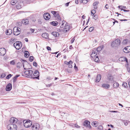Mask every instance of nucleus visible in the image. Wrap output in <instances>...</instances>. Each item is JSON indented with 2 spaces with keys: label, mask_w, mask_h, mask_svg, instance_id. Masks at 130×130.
<instances>
[{
  "label": "nucleus",
  "mask_w": 130,
  "mask_h": 130,
  "mask_svg": "<svg viewBox=\"0 0 130 130\" xmlns=\"http://www.w3.org/2000/svg\"><path fill=\"white\" fill-rule=\"evenodd\" d=\"M60 27L61 28L64 27L63 29H64V31L66 32L69 30L70 28V26L64 21H62Z\"/></svg>",
  "instance_id": "f257e3e1"
},
{
  "label": "nucleus",
  "mask_w": 130,
  "mask_h": 130,
  "mask_svg": "<svg viewBox=\"0 0 130 130\" xmlns=\"http://www.w3.org/2000/svg\"><path fill=\"white\" fill-rule=\"evenodd\" d=\"M22 62L24 69L28 70L31 69V67L30 64L27 62L23 60Z\"/></svg>",
  "instance_id": "f03ea898"
},
{
  "label": "nucleus",
  "mask_w": 130,
  "mask_h": 130,
  "mask_svg": "<svg viewBox=\"0 0 130 130\" xmlns=\"http://www.w3.org/2000/svg\"><path fill=\"white\" fill-rule=\"evenodd\" d=\"M26 76L27 77L32 78L33 77V72L31 70H27L24 72Z\"/></svg>",
  "instance_id": "7ed1b4c3"
},
{
  "label": "nucleus",
  "mask_w": 130,
  "mask_h": 130,
  "mask_svg": "<svg viewBox=\"0 0 130 130\" xmlns=\"http://www.w3.org/2000/svg\"><path fill=\"white\" fill-rule=\"evenodd\" d=\"M23 122L24 126L26 128L29 127L32 124V122L29 120H24Z\"/></svg>",
  "instance_id": "20e7f679"
},
{
  "label": "nucleus",
  "mask_w": 130,
  "mask_h": 130,
  "mask_svg": "<svg viewBox=\"0 0 130 130\" xmlns=\"http://www.w3.org/2000/svg\"><path fill=\"white\" fill-rule=\"evenodd\" d=\"M7 127L9 130H16L17 128V126L15 124H9Z\"/></svg>",
  "instance_id": "39448f33"
},
{
  "label": "nucleus",
  "mask_w": 130,
  "mask_h": 130,
  "mask_svg": "<svg viewBox=\"0 0 130 130\" xmlns=\"http://www.w3.org/2000/svg\"><path fill=\"white\" fill-rule=\"evenodd\" d=\"M120 40L119 39H117L112 42L111 46L113 47H117L120 44Z\"/></svg>",
  "instance_id": "423d86ee"
},
{
  "label": "nucleus",
  "mask_w": 130,
  "mask_h": 130,
  "mask_svg": "<svg viewBox=\"0 0 130 130\" xmlns=\"http://www.w3.org/2000/svg\"><path fill=\"white\" fill-rule=\"evenodd\" d=\"M13 45L16 49L19 50L22 47V44L21 42L18 41L14 43L13 44Z\"/></svg>",
  "instance_id": "0eeeda50"
},
{
  "label": "nucleus",
  "mask_w": 130,
  "mask_h": 130,
  "mask_svg": "<svg viewBox=\"0 0 130 130\" xmlns=\"http://www.w3.org/2000/svg\"><path fill=\"white\" fill-rule=\"evenodd\" d=\"M13 34L15 35H18L20 33V28L17 27H15L13 29Z\"/></svg>",
  "instance_id": "6e6552de"
},
{
  "label": "nucleus",
  "mask_w": 130,
  "mask_h": 130,
  "mask_svg": "<svg viewBox=\"0 0 130 130\" xmlns=\"http://www.w3.org/2000/svg\"><path fill=\"white\" fill-rule=\"evenodd\" d=\"M39 128V125L36 123L34 124L31 127L32 130H38Z\"/></svg>",
  "instance_id": "1a4fd4ad"
},
{
  "label": "nucleus",
  "mask_w": 130,
  "mask_h": 130,
  "mask_svg": "<svg viewBox=\"0 0 130 130\" xmlns=\"http://www.w3.org/2000/svg\"><path fill=\"white\" fill-rule=\"evenodd\" d=\"M83 125L89 129L91 128V126L90 125V122L88 121H85Z\"/></svg>",
  "instance_id": "9d476101"
},
{
  "label": "nucleus",
  "mask_w": 130,
  "mask_h": 130,
  "mask_svg": "<svg viewBox=\"0 0 130 130\" xmlns=\"http://www.w3.org/2000/svg\"><path fill=\"white\" fill-rule=\"evenodd\" d=\"M6 53V50L4 48H0V56H3Z\"/></svg>",
  "instance_id": "9b49d317"
},
{
  "label": "nucleus",
  "mask_w": 130,
  "mask_h": 130,
  "mask_svg": "<svg viewBox=\"0 0 130 130\" xmlns=\"http://www.w3.org/2000/svg\"><path fill=\"white\" fill-rule=\"evenodd\" d=\"M18 121V119L14 117L11 118L9 120L10 122L11 123H16Z\"/></svg>",
  "instance_id": "f8f14e48"
},
{
  "label": "nucleus",
  "mask_w": 130,
  "mask_h": 130,
  "mask_svg": "<svg viewBox=\"0 0 130 130\" xmlns=\"http://www.w3.org/2000/svg\"><path fill=\"white\" fill-rule=\"evenodd\" d=\"M43 17L45 20H48L50 19L51 16L50 14L49 13H46L44 14Z\"/></svg>",
  "instance_id": "ddd939ff"
},
{
  "label": "nucleus",
  "mask_w": 130,
  "mask_h": 130,
  "mask_svg": "<svg viewBox=\"0 0 130 130\" xmlns=\"http://www.w3.org/2000/svg\"><path fill=\"white\" fill-rule=\"evenodd\" d=\"M108 81L107 82V83H108L112 82L113 80V77L111 75H109L107 77Z\"/></svg>",
  "instance_id": "4468645a"
},
{
  "label": "nucleus",
  "mask_w": 130,
  "mask_h": 130,
  "mask_svg": "<svg viewBox=\"0 0 130 130\" xmlns=\"http://www.w3.org/2000/svg\"><path fill=\"white\" fill-rule=\"evenodd\" d=\"M39 72L38 71H35V72L33 74V75L34 76H37L36 77H32V78L34 79H39Z\"/></svg>",
  "instance_id": "2eb2a0df"
},
{
  "label": "nucleus",
  "mask_w": 130,
  "mask_h": 130,
  "mask_svg": "<svg viewBox=\"0 0 130 130\" xmlns=\"http://www.w3.org/2000/svg\"><path fill=\"white\" fill-rule=\"evenodd\" d=\"M12 88V84L10 83L8 84L6 86V90L7 91H10Z\"/></svg>",
  "instance_id": "dca6fc26"
},
{
  "label": "nucleus",
  "mask_w": 130,
  "mask_h": 130,
  "mask_svg": "<svg viewBox=\"0 0 130 130\" xmlns=\"http://www.w3.org/2000/svg\"><path fill=\"white\" fill-rule=\"evenodd\" d=\"M123 52L125 53L130 52V46H128L125 47L123 50Z\"/></svg>",
  "instance_id": "f3484780"
},
{
  "label": "nucleus",
  "mask_w": 130,
  "mask_h": 130,
  "mask_svg": "<svg viewBox=\"0 0 130 130\" xmlns=\"http://www.w3.org/2000/svg\"><path fill=\"white\" fill-rule=\"evenodd\" d=\"M120 61L122 62L126 61L127 63H128V61L127 58L125 57H121L119 59Z\"/></svg>",
  "instance_id": "a211bd4d"
},
{
  "label": "nucleus",
  "mask_w": 130,
  "mask_h": 130,
  "mask_svg": "<svg viewBox=\"0 0 130 130\" xmlns=\"http://www.w3.org/2000/svg\"><path fill=\"white\" fill-rule=\"evenodd\" d=\"M103 48V46L102 45L98 47L96 49L95 48L94 49V51H97L98 52H100L102 50Z\"/></svg>",
  "instance_id": "6ab92c4d"
},
{
  "label": "nucleus",
  "mask_w": 130,
  "mask_h": 130,
  "mask_svg": "<svg viewBox=\"0 0 130 130\" xmlns=\"http://www.w3.org/2000/svg\"><path fill=\"white\" fill-rule=\"evenodd\" d=\"M42 36L43 38L46 39H47L48 38V34L47 33H44L42 34Z\"/></svg>",
  "instance_id": "aec40b11"
},
{
  "label": "nucleus",
  "mask_w": 130,
  "mask_h": 130,
  "mask_svg": "<svg viewBox=\"0 0 130 130\" xmlns=\"http://www.w3.org/2000/svg\"><path fill=\"white\" fill-rule=\"evenodd\" d=\"M12 32V30L10 29H8L6 30V35H11Z\"/></svg>",
  "instance_id": "412c9836"
},
{
  "label": "nucleus",
  "mask_w": 130,
  "mask_h": 130,
  "mask_svg": "<svg viewBox=\"0 0 130 130\" xmlns=\"http://www.w3.org/2000/svg\"><path fill=\"white\" fill-rule=\"evenodd\" d=\"M97 55V53L96 52L94 51L93 52L91 55V57L94 59L95 58Z\"/></svg>",
  "instance_id": "4be33fe9"
},
{
  "label": "nucleus",
  "mask_w": 130,
  "mask_h": 130,
  "mask_svg": "<svg viewBox=\"0 0 130 130\" xmlns=\"http://www.w3.org/2000/svg\"><path fill=\"white\" fill-rule=\"evenodd\" d=\"M101 78V75L98 74L97 75L96 79V82H99Z\"/></svg>",
  "instance_id": "5701e85b"
},
{
  "label": "nucleus",
  "mask_w": 130,
  "mask_h": 130,
  "mask_svg": "<svg viewBox=\"0 0 130 130\" xmlns=\"http://www.w3.org/2000/svg\"><path fill=\"white\" fill-rule=\"evenodd\" d=\"M91 124L93 126L96 127L99 125V122L96 121L93 122Z\"/></svg>",
  "instance_id": "b1692460"
},
{
  "label": "nucleus",
  "mask_w": 130,
  "mask_h": 130,
  "mask_svg": "<svg viewBox=\"0 0 130 130\" xmlns=\"http://www.w3.org/2000/svg\"><path fill=\"white\" fill-rule=\"evenodd\" d=\"M99 3V2L98 1H96L94 2L93 4V5L94 6V8L95 9H96L97 8V7L96 6Z\"/></svg>",
  "instance_id": "393cba45"
},
{
  "label": "nucleus",
  "mask_w": 130,
  "mask_h": 130,
  "mask_svg": "<svg viewBox=\"0 0 130 130\" xmlns=\"http://www.w3.org/2000/svg\"><path fill=\"white\" fill-rule=\"evenodd\" d=\"M110 85L109 84H103L102 85V87L105 89L109 88V87Z\"/></svg>",
  "instance_id": "a878e982"
},
{
  "label": "nucleus",
  "mask_w": 130,
  "mask_h": 130,
  "mask_svg": "<svg viewBox=\"0 0 130 130\" xmlns=\"http://www.w3.org/2000/svg\"><path fill=\"white\" fill-rule=\"evenodd\" d=\"M22 23L25 25L29 23V21L28 19L23 20L22 21Z\"/></svg>",
  "instance_id": "bb28decb"
},
{
  "label": "nucleus",
  "mask_w": 130,
  "mask_h": 130,
  "mask_svg": "<svg viewBox=\"0 0 130 130\" xmlns=\"http://www.w3.org/2000/svg\"><path fill=\"white\" fill-rule=\"evenodd\" d=\"M52 34L56 37L58 36L59 35V33L56 32H53L52 33Z\"/></svg>",
  "instance_id": "cd10ccee"
},
{
  "label": "nucleus",
  "mask_w": 130,
  "mask_h": 130,
  "mask_svg": "<svg viewBox=\"0 0 130 130\" xmlns=\"http://www.w3.org/2000/svg\"><path fill=\"white\" fill-rule=\"evenodd\" d=\"M58 24V22L56 21H53L51 23V24L54 26H57Z\"/></svg>",
  "instance_id": "c85d7f7f"
},
{
  "label": "nucleus",
  "mask_w": 130,
  "mask_h": 130,
  "mask_svg": "<svg viewBox=\"0 0 130 130\" xmlns=\"http://www.w3.org/2000/svg\"><path fill=\"white\" fill-rule=\"evenodd\" d=\"M119 84L118 83H114L113 84V86L114 88H117L119 86Z\"/></svg>",
  "instance_id": "c756f323"
},
{
  "label": "nucleus",
  "mask_w": 130,
  "mask_h": 130,
  "mask_svg": "<svg viewBox=\"0 0 130 130\" xmlns=\"http://www.w3.org/2000/svg\"><path fill=\"white\" fill-rule=\"evenodd\" d=\"M29 53L27 51H25L24 52V56L26 57H28L29 56Z\"/></svg>",
  "instance_id": "7c9ffc66"
},
{
  "label": "nucleus",
  "mask_w": 130,
  "mask_h": 130,
  "mask_svg": "<svg viewBox=\"0 0 130 130\" xmlns=\"http://www.w3.org/2000/svg\"><path fill=\"white\" fill-rule=\"evenodd\" d=\"M20 76L19 75H16L13 78V82H15L17 80V77Z\"/></svg>",
  "instance_id": "2f4dec72"
},
{
  "label": "nucleus",
  "mask_w": 130,
  "mask_h": 130,
  "mask_svg": "<svg viewBox=\"0 0 130 130\" xmlns=\"http://www.w3.org/2000/svg\"><path fill=\"white\" fill-rule=\"evenodd\" d=\"M51 13L54 15L55 17H56L57 14V12L54 11H52Z\"/></svg>",
  "instance_id": "473e14b6"
},
{
  "label": "nucleus",
  "mask_w": 130,
  "mask_h": 130,
  "mask_svg": "<svg viewBox=\"0 0 130 130\" xmlns=\"http://www.w3.org/2000/svg\"><path fill=\"white\" fill-rule=\"evenodd\" d=\"M16 65L18 68H20L22 66V64L20 62H18L17 63Z\"/></svg>",
  "instance_id": "72a5a7b5"
},
{
  "label": "nucleus",
  "mask_w": 130,
  "mask_h": 130,
  "mask_svg": "<svg viewBox=\"0 0 130 130\" xmlns=\"http://www.w3.org/2000/svg\"><path fill=\"white\" fill-rule=\"evenodd\" d=\"M56 17L57 18V20L60 21L61 20V18L59 15V14L58 13H57V15Z\"/></svg>",
  "instance_id": "f704fd0d"
},
{
  "label": "nucleus",
  "mask_w": 130,
  "mask_h": 130,
  "mask_svg": "<svg viewBox=\"0 0 130 130\" xmlns=\"http://www.w3.org/2000/svg\"><path fill=\"white\" fill-rule=\"evenodd\" d=\"M73 63V62L71 60L69 62H68L66 61H65L64 62L65 64L67 65H69L70 63V64H72Z\"/></svg>",
  "instance_id": "c9c22d12"
},
{
  "label": "nucleus",
  "mask_w": 130,
  "mask_h": 130,
  "mask_svg": "<svg viewBox=\"0 0 130 130\" xmlns=\"http://www.w3.org/2000/svg\"><path fill=\"white\" fill-rule=\"evenodd\" d=\"M122 86L125 88H126L128 87L127 84L126 83H123Z\"/></svg>",
  "instance_id": "e433bc0d"
},
{
  "label": "nucleus",
  "mask_w": 130,
  "mask_h": 130,
  "mask_svg": "<svg viewBox=\"0 0 130 130\" xmlns=\"http://www.w3.org/2000/svg\"><path fill=\"white\" fill-rule=\"evenodd\" d=\"M96 11L95 10H92L91 11V15L92 16L93 15L96 13Z\"/></svg>",
  "instance_id": "4c0bfd02"
},
{
  "label": "nucleus",
  "mask_w": 130,
  "mask_h": 130,
  "mask_svg": "<svg viewBox=\"0 0 130 130\" xmlns=\"http://www.w3.org/2000/svg\"><path fill=\"white\" fill-rule=\"evenodd\" d=\"M103 127L102 126L100 125L98 126V130H102L103 129Z\"/></svg>",
  "instance_id": "58836bf2"
},
{
  "label": "nucleus",
  "mask_w": 130,
  "mask_h": 130,
  "mask_svg": "<svg viewBox=\"0 0 130 130\" xmlns=\"http://www.w3.org/2000/svg\"><path fill=\"white\" fill-rule=\"evenodd\" d=\"M17 2V1H16L14 0L13 1L11 2V4L12 5H14L16 4Z\"/></svg>",
  "instance_id": "ea45409f"
},
{
  "label": "nucleus",
  "mask_w": 130,
  "mask_h": 130,
  "mask_svg": "<svg viewBox=\"0 0 130 130\" xmlns=\"http://www.w3.org/2000/svg\"><path fill=\"white\" fill-rule=\"evenodd\" d=\"M94 59H95L94 60L95 62H98L99 60V57L98 56H96L95 58Z\"/></svg>",
  "instance_id": "a19ab883"
},
{
  "label": "nucleus",
  "mask_w": 130,
  "mask_h": 130,
  "mask_svg": "<svg viewBox=\"0 0 130 130\" xmlns=\"http://www.w3.org/2000/svg\"><path fill=\"white\" fill-rule=\"evenodd\" d=\"M118 8L120 9L126 8V7L125 6H118Z\"/></svg>",
  "instance_id": "79ce46f5"
},
{
  "label": "nucleus",
  "mask_w": 130,
  "mask_h": 130,
  "mask_svg": "<svg viewBox=\"0 0 130 130\" xmlns=\"http://www.w3.org/2000/svg\"><path fill=\"white\" fill-rule=\"evenodd\" d=\"M82 1V2L83 3L86 4L87 3V0H80V2H81V1Z\"/></svg>",
  "instance_id": "37998d69"
},
{
  "label": "nucleus",
  "mask_w": 130,
  "mask_h": 130,
  "mask_svg": "<svg viewBox=\"0 0 130 130\" xmlns=\"http://www.w3.org/2000/svg\"><path fill=\"white\" fill-rule=\"evenodd\" d=\"M128 42V40L127 39H125L124 40L123 42V44H125L127 43Z\"/></svg>",
  "instance_id": "c03bdc74"
},
{
  "label": "nucleus",
  "mask_w": 130,
  "mask_h": 130,
  "mask_svg": "<svg viewBox=\"0 0 130 130\" xmlns=\"http://www.w3.org/2000/svg\"><path fill=\"white\" fill-rule=\"evenodd\" d=\"M34 59V57L33 56H31L29 57V60L30 61H33Z\"/></svg>",
  "instance_id": "a18cd8bd"
},
{
  "label": "nucleus",
  "mask_w": 130,
  "mask_h": 130,
  "mask_svg": "<svg viewBox=\"0 0 130 130\" xmlns=\"http://www.w3.org/2000/svg\"><path fill=\"white\" fill-rule=\"evenodd\" d=\"M12 76V75L11 74H9L6 77V78L7 79H8L10 78Z\"/></svg>",
  "instance_id": "49530a36"
},
{
  "label": "nucleus",
  "mask_w": 130,
  "mask_h": 130,
  "mask_svg": "<svg viewBox=\"0 0 130 130\" xmlns=\"http://www.w3.org/2000/svg\"><path fill=\"white\" fill-rule=\"evenodd\" d=\"M94 27H91L89 29V31L90 32L92 31L94 29Z\"/></svg>",
  "instance_id": "de8ad7c7"
},
{
  "label": "nucleus",
  "mask_w": 130,
  "mask_h": 130,
  "mask_svg": "<svg viewBox=\"0 0 130 130\" xmlns=\"http://www.w3.org/2000/svg\"><path fill=\"white\" fill-rule=\"evenodd\" d=\"M98 16L97 15H95L93 17V18L95 20H97L98 19Z\"/></svg>",
  "instance_id": "09e8293b"
},
{
  "label": "nucleus",
  "mask_w": 130,
  "mask_h": 130,
  "mask_svg": "<svg viewBox=\"0 0 130 130\" xmlns=\"http://www.w3.org/2000/svg\"><path fill=\"white\" fill-rule=\"evenodd\" d=\"M6 76V75L5 73L2 74L1 75V77L2 78H3L5 77Z\"/></svg>",
  "instance_id": "8fccbe9b"
},
{
  "label": "nucleus",
  "mask_w": 130,
  "mask_h": 130,
  "mask_svg": "<svg viewBox=\"0 0 130 130\" xmlns=\"http://www.w3.org/2000/svg\"><path fill=\"white\" fill-rule=\"evenodd\" d=\"M128 122H129V121H124V125L125 126H127V124H128Z\"/></svg>",
  "instance_id": "3c124183"
},
{
  "label": "nucleus",
  "mask_w": 130,
  "mask_h": 130,
  "mask_svg": "<svg viewBox=\"0 0 130 130\" xmlns=\"http://www.w3.org/2000/svg\"><path fill=\"white\" fill-rule=\"evenodd\" d=\"M33 65L34 66H35L36 67H37V63L35 62L34 61L33 63Z\"/></svg>",
  "instance_id": "603ef678"
},
{
  "label": "nucleus",
  "mask_w": 130,
  "mask_h": 130,
  "mask_svg": "<svg viewBox=\"0 0 130 130\" xmlns=\"http://www.w3.org/2000/svg\"><path fill=\"white\" fill-rule=\"evenodd\" d=\"M75 40V39L74 38V37L73 38L71 41V44L72 43L74 42Z\"/></svg>",
  "instance_id": "864d4df0"
},
{
  "label": "nucleus",
  "mask_w": 130,
  "mask_h": 130,
  "mask_svg": "<svg viewBox=\"0 0 130 130\" xmlns=\"http://www.w3.org/2000/svg\"><path fill=\"white\" fill-rule=\"evenodd\" d=\"M68 67L69 68H72L73 67L72 64H70V63L68 65Z\"/></svg>",
  "instance_id": "5fc2aeb1"
},
{
  "label": "nucleus",
  "mask_w": 130,
  "mask_h": 130,
  "mask_svg": "<svg viewBox=\"0 0 130 130\" xmlns=\"http://www.w3.org/2000/svg\"><path fill=\"white\" fill-rule=\"evenodd\" d=\"M10 63L11 64L13 65L14 64L15 62L13 60L10 62Z\"/></svg>",
  "instance_id": "6e6d98bb"
},
{
  "label": "nucleus",
  "mask_w": 130,
  "mask_h": 130,
  "mask_svg": "<svg viewBox=\"0 0 130 130\" xmlns=\"http://www.w3.org/2000/svg\"><path fill=\"white\" fill-rule=\"evenodd\" d=\"M121 10V11L123 10V11H124V12H129V10H127L125 9H122Z\"/></svg>",
  "instance_id": "4d7b16f0"
},
{
  "label": "nucleus",
  "mask_w": 130,
  "mask_h": 130,
  "mask_svg": "<svg viewBox=\"0 0 130 130\" xmlns=\"http://www.w3.org/2000/svg\"><path fill=\"white\" fill-rule=\"evenodd\" d=\"M105 8L106 9H108L109 8V6L107 4H106L105 6Z\"/></svg>",
  "instance_id": "13d9d810"
},
{
  "label": "nucleus",
  "mask_w": 130,
  "mask_h": 130,
  "mask_svg": "<svg viewBox=\"0 0 130 130\" xmlns=\"http://www.w3.org/2000/svg\"><path fill=\"white\" fill-rule=\"evenodd\" d=\"M47 49L48 50L51 51V50L50 47L49 46H47Z\"/></svg>",
  "instance_id": "bf43d9fd"
},
{
  "label": "nucleus",
  "mask_w": 130,
  "mask_h": 130,
  "mask_svg": "<svg viewBox=\"0 0 130 130\" xmlns=\"http://www.w3.org/2000/svg\"><path fill=\"white\" fill-rule=\"evenodd\" d=\"M16 8L18 9H20L21 8L20 6H17V5L16 7Z\"/></svg>",
  "instance_id": "052dcab7"
},
{
  "label": "nucleus",
  "mask_w": 130,
  "mask_h": 130,
  "mask_svg": "<svg viewBox=\"0 0 130 130\" xmlns=\"http://www.w3.org/2000/svg\"><path fill=\"white\" fill-rule=\"evenodd\" d=\"M75 126L77 128H79L80 127L79 126L76 124H75Z\"/></svg>",
  "instance_id": "680f3d73"
},
{
  "label": "nucleus",
  "mask_w": 130,
  "mask_h": 130,
  "mask_svg": "<svg viewBox=\"0 0 130 130\" xmlns=\"http://www.w3.org/2000/svg\"><path fill=\"white\" fill-rule=\"evenodd\" d=\"M52 85V84H48V85H46V86L47 87H50Z\"/></svg>",
  "instance_id": "e2e57ef3"
},
{
  "label": "nucleus",
  "mask_w": 130,
  "mask_h": 130,
  "mask_svg": "<svg viewBox=\"0 0 130 130\" xmlns=\"http://www.w3.org/2000/svg\"><path fill=\"white\" fill-rule=\"evenodd\" d=\"M30 30L32 32V33L34 31V29H30Z\"/></svg>",
  "instance_id": "0e129e2a"
},
{
  "label": "nucleus",
  "mask_w": 130,
  "mask_h": 130,
  "mask_svg": "<svg viewBox=\"0 0 130 130\" xmlns=\"http://www.w3.org/2000/svg\"><path fill=\"white\" fill-rule=\"evenodd\" d=\"M69 2L67 3L65 5L66 6H68L69 5Z\"/></svg>",
  "instance_id": "69168bd1"
},
{
  "label": "nucleus",
  "mask_w": 130,
  "mask_h": 130,
  "mask_svg": "<svg viewBox=\"0 0 130 130\" xmlns=\"http://www.w3.org/2000/svg\"><path fill=\"white\" fill-rule=\"evenodd\" d=\"M47 79H48L50 80L51 79H52V78H51L50 77H48L47 78Z\"/></svg>",
  "instance_id": "338daca9"
},
{
  "label": "nucleus",
  "mask_w": 130,
  "mask_h": 130,
  "mask_svg": "<svg viewBox=\"0 0 130 130\" xmlns=\"http://www.w3.org/2000/svg\"><path fill=\"white\" fill-rule=\"evenodd\" d=\"M74 64L75 66H74V68L75 69H76L77 68V67H76L75 64V63H74Z\"/></svg>",
  "instance_id": "774afa93"
}]
</instances>
